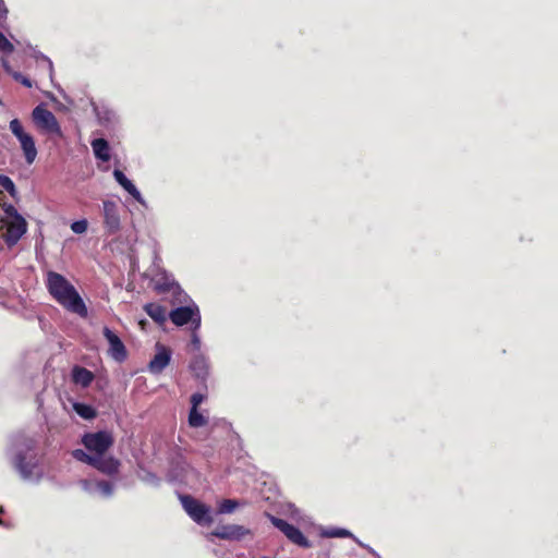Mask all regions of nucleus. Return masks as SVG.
I'll use <instances>...</instances> for the list:
<instances>
[{"label":"nucleus","mask_w":558,"mask_h":558,"mask_svg":"<svg viewBox=\"0 0 558 558\" xmlns=\"http://www.w3.org/2000/svg\"><path fill=\"white\" fill-rule=\"evenodd\" d=\"M46 287L50 295L65 310L81 317L88 315L87 307L75 287L62 275L48 271Z\"/></svg>","instance_id":"nucleus-1"},{"label":"nucleus","mask_w":558,"mask_h":558,"mask_svg":"<svg viewBox=\"0 0 558 558\" xmlns=\"http://www.w3.org/2000/svg\"><path fill=\"white\" fill-rule=\"evenodd\" d=\"M4 217L0 220V228L5 229L3 234L4 241L9 246H13L26 232V221L17 213L12 205H5L3 207Z\"/></svg>","instance_id":"nucleus-2"},{"label":"nucleus","mask_w":558,"mask_h":558,"mask_svg":"<svg viewBox=\"0 0 558 558\" xmlns=\"http://www.w3.org/2000/svg\"><path fill=\"white\" fill-rule=\"evenodd\" d=\"M10 130L19 140L26 162L32 165L37 157V149L33 136L24 130L22 123L17 119H13L10 122Z\"/></svg>","instance_id":"nucleus-3"},{"label":"nucleus","mask_w":558,"mask_h":558,"mask_svg":"<svg viewBox=\"0 0 558 558\" xmlns=\"http://www.w3.org/2000/svg\"><path fill=\"white\" fill-rule=\"evenodd\" d=\"M32 117L34 123L45 133L53 134L58 137L63 136L61 128L53 113L41 105L37 106L33 110Z\"/></svg>","instance_id":"nucleus-4"},{"label":"nucleus","mask_w":558,"mask_h":558,"mask_svg":"<svg viewBox=\"0 0 558 558\" xmlns=\"http://www.w3.org/2000/svg\"><path fill=\"white\" fill-rule=\"evenodd\" d=\"M82 442L87 450L102 456L113 445V437L106 430L88 433L83 436Z\"/></svg>","instance_id":"nucleus-5"},{"label":"nucleus","mask_w":558,"mask_h":558,"mask_svg":"<svg viewBox=\"0 0 558 558\" xmlns=\"http://www.w3.org/2000/svg\"><path fill=\"white\" fill-rule=\"evenodd\" d=\"M181 502L187 514L198 524L211 523L210 510L207 506L191 496H182Z\"/></svg>","instance_id":"nucleus-6"},{"label":"nucleus","mask_w":558,"mask_h":558,"mask_svg":"<svg viewBox=\"0 0 558 558\" xmlns=\"http://www.w3.org/2000/svg\"><path fill=\"white\" fill-rule=\"evenodd\" d=\"M169 316L172 323L177 326H183L189 322H192L194 328L197 329L201 325V315L196 305L178 307L173 310Z\"/></svg>","instance_id":"nucleus-7"},{"label":"nucleus","mask_w":558,"mask_h":558,"mask_svg":"<svg viewBox=\"0 0 558 558\" xmlns=\"http://www.w3.org/2000/svg\"><path fill=\"white\" fill-rule=\"evenodd\" d=\"M270 520L292 543L301 547H310V542L298 527L276 517H270Z\"/></svg>","instance_id":"nucleus-8"},{"label":"nucleus","mask_w":558,"mask_h":558,"mask_svg":"<svg viewBox=\"0 0 558 558\" xmlns=\"http://www.w3.org/2000/svg\"><path fill=\"white\" fill-rule=\"evenodd\" d=\"M104 223L110 233H116L120 228L118 206L112 201L102 203Z\"/></svg>","instance_id":"nucleus-9"},{"label":"nucleus","mask_w":558,"mask_h":558,"mask_svg":"<svg viewBox=\"0 0 558 558\" xmlns=\"http://www.w3.org/2000/svg\"><path fill=\"white\" fill-rule=\"evenodd\" d=\"M104 336L109 343V354L118 362L126 359V349L121 339L108 327L104 328Z\"/></svg>","instance_id":"nucleus-10"},{"label":"nucleus","mask_w":558,"mask_h":558,"mask_svg":"<svg viewBox=\"0 0 558 558\" xmlns=\"http://www.w3.org/2000/svg\"><path fill=\"white\" fill-rule=\"evenodd\" d=\"M170 350L163 345H157V352L148 365L150 373L160 374L170 363Z\"/></svg>","instance_id":"nucleus-11"},{"label":"nucleus","mask_w":558,"mask_h":558,"mask_svg":"<svg viewBox=\"0 0 558 558\" xmlns=\"http://www.w3.org/2000/svg\"><path fill=\"white\" fill-rule=\"evenodd\" d=\"M119 461L112 457H104L102 456H96V460L94 462V468H96L98 471L112 475L116 474L119 470Z\"/></svg>","instance_id":"nucleus-12"},{"label":"nucleus","mask_w":558,"mask_h":558,"mask_svg":"<svg viewBox=\"0 0 558 558\" xmlns=\"http://www.w3.org/2000/svg\"><path fill=\"white\" fill-rule=\"evenodd\" d=\"M71 376L73 383L83 388L88 387L95 378L94 374L89 369L78 365H75L72 368Z\"/></svg>","instance_id":"nucleus-13"},{"label":"nucleus","mask_w":558,"mask_h":558,"mask_svg":"<svg viewBox=\"0 0 558 558\" xmlns=\"http://www.w3.org/2000/svg\"><path fill=\"white\" fill-rule=\"evenodd\" d=\"M245 532L241 525H225L213 532V535L222 539H240Z\"/></svg>","instance_id":"nucleus-14"},{"label":"nucleus","mask_w":558,"mask_h":558,"mask_svg":"<svg viewBox=\"0 0 558 558\" xmlns=\"http://www.w3.org/2000/svg\"><path fill=\"white\" fill-rule=\"evenodd\" d=\"M113 177L117 180V182L128 193H130L138 203L144 204V199L140 193V191L136 189V186L125 177V174L121 171L116 169L113 171Z\"/></svg>","instance_id":"nucleus-15"},{"label":"nucleus","mask_w":558,"mask_h":558,"mask_svg":"<svg viewBox=\"0 0 558 558\" xmlns=\"http://www.w3.org/2000/svg\"><path fill=\"white\" fill-rule=\"evenodd\" d=\"M190 367L192 372L195 374V376L198 378H204L208 373L207 360L202 354L194 355Z\"/></svg>","instance_id":"nucleus-16"},{"label":"nucleus","mask_w":558,"mask_h":558,"mask_svg":"<svg viewBox=\"0 0 558 558\" xmlns=\"http://www.w3.org/2000/svg\"><path fill=\"white\" fill-rule=\"evenodd\" d=\"M144 310L156 323L162 324L166 322L167 312L163 306L157 303H148L144 306Z\"/></svg>","instance_id":"nucleus-17"},{"label":"nucleus","mask_w":558,"mask_h":558,"mask_svg":"<svg viewBox=\"0 0 558 558\" xmlns=\"http://www.w3.org/2000/svg\"><path fill=\"white\" fill-rule=\"evenodd\" d=\"M92 147H93L96 158H98L102 161H109V159H110L109 145L106 140H104V138L94 140L92 142Z\"/></svg>","instance_id":"nucleus-18"},{"label":"nucleus","mask_w":558,"mask_h":558,"mask_svg":"<svg viewBox=\"0 0 558 558\" xmlns=\"http://www.w3.org/2000/svg\"><path fill=\"white\" fill-rule=\"evenodd\" d=\"M73 410L83 418L92 420L96 417V411L88 404L74 402Z\"/></svg>","instance_id":"nucleus-19"},{"label":"nucleus","mask_w":558,"mask_h":558,"mask_svg":"<svg viewBox=\"0 0 558 558\" xmlns=\"http://www.w3.org/2000/svg\"><path fill=\"white\" fill-rule=\"evenodd\" d=\"M189 423L192 427H201L206 424V418L197 411V409H191Z\"/></svg>","instance_id":"nucleus-20"},{"label":"nucleus","mask_w":558,"mask_h":558,"mask_svg":"<svg viewBox=\"0 0 558 558\" xmlns=\"http://www.w3.org/2000/svg\"><path fill=\"white\" fill-rule=\"evenodd\" d=\"M72 456L78 460V461H82V462H85L89 465H94V462L96 460V454L95 456H92V454H88L86 453L85 451H83L82 449H76L72 452Z\"/></svg>","instance_id":"nucleus-21"},{"label":"nucleus","mask_w":558,"mask_h":558,"mask_svg":"<svg viewBox=\"0 0 558 558\" xmlns=\"http://www.w3.org/2000/svg\"><path fill=\"white\" fill-rule=\"evenodd\" d=\"M0 186L9 192L11 196H15L16 189L13 181L9 177L0 174Z\"/></svg>","instance_id":"nucleus-22"},{"label":"nucleus","mask_w":558,"mask_h":558,"mask_svg":"<svg viewBox=\"0 0 558 558\" xmlns=\"http://www.w3.org/2000/svg\"><path fill=\"white\" fill-rule=\"evenodd\" d=\"M238 501L233 499H225L219 504V512L220 513H231L238 507Z\"/></svg>","instance_id":"nucleus-23"},{"label":"nucleus","mask_w":558,"mask_h":558,"mask_svg":"<svg viewBox=\"0 0 558 558\" xmlns=\"http://www.w3.org/2000/svg\"><path fill=\"white\" fill-rule=\"evenodd\" d=\"M88 222L86 219H81L72 222L71 230L76 234H83L87 231Z\"/></svg>","instance_id":"nucleus-24"},{"label":"nucleus","mask_w":558,"mask_h":558,"mask_svg":"<svg viewBox=\"0 0 558 558\" xmlns=\"http://www.w3.org/2000/svg\"><path fill=\"white\" fill-rule=\"evenodd\" d=\"M96 489L104 496H111L113 492V487L109 482H97L95 484Z\"/></svg>","instance_id":"nucleus-25"},{"label":"nucleus","mask_w":558,"mask_h":558,"mask_svg":"<svg viewBox=\"0 0 558 558\" xmlns=\"http://www.w3.org/2000/svg\"><path fill=\"white\" fill-rule=\"evenodd\" d=\"M0 50L7 53H11L14 50L11 41L0 32Z\"/></svg>","instance_id":"nucleus-26"},{"label":"nucleus","mask_w":558,"mask_h":558,"mask_svg":"<svg viewBox=\"0 0 558 558\" xmlns=\"http://www.w3.org/2000/svg\"><path fill=\"white\" fill-rule=\"evenodd\" d=\"M191 347H192L193 352H196L198 354V352L201 350V339L195 332H193V335H192Z\"/></svg>","instance_id":"nucleus-27"},{"label":"nucleus","mask_w":558,"mask_h":558,"mask_svg":"<svg viewBox=\"0 0 558 558\" xmlns=\"http://www.w3.org/2000/svg\"><path fill=\"white\" fill-rule=\"evenodd\" d=\"M204 399H205V396L202 393L192 395V397H191L192 409H197V407L204 401Z\"/></svg>","instance_id":"nucleus-28"},{"label":"nucleus","mask_w":558,"mask_h":558,"mask_svg":"<svg viewBox=\"0 0 558 558\" xmlns=\"http://www.w3.org/2000/svg\"><path fill=\"white\" fill-rule=\"evenodd\" d=\"M12 76L14 77V80L21 82L24 86L32 87V82L27 77L23 76L21 73L13 72Z\"/></svg>","instance_id":"nucleus-29"},{"label":"nucleus","mask_w":558,"mask_h":558,"mask_svg":"<svg viewBox=\"0 0 558 558\" xmlns=\"http://www.w3.org/2000/svg\"><path fill=\"white\" fill-rule=\"evenodd\" d=\"M326 535L331 536V537L344 536V535H348V532L345 530H333V531L326 533Z\"/></svg>","instance_id":"nucleus-30"},{"label":"nucleus","mask_w":558,"mask_h":558,"mask_svg":"<svg viewBox=\"0 0 558 558\" xmlns=\"http://www.w3.org/2000/svg\"><path fill=\"white\" fill-rule=\"evenodd\" d=\"M2 65H3L4 70H5V72L12 75V73L14 71L11 69L10 63H9V61L7 59H2Z\"/></svg>","instance_id":"nucleus-31"},{"label":"nucleus","mask_w":558,"mask_h":558,"mask_svg":"<svg viewBox=\"0 0 558 558\" xmlns=\"http://www.w3.org/2000/svg\"><path fill=\"white\" fill-rule=\"evenodd\" d=\"M43 60L47 62L49 71H50V74H51L52 73V62L48 58H46L44 56H43Z\"/></svg>","instance_id":"nucleus-32"},{"label":"nucleus","mask_w":558,"mask_h":558,"mask_svg":"<svg viewBox=\"0 0 558 558\" xmlns=\"http://www.w3.org/2000/svg\"><path fill=\"white\" fill-rule=\"evenodd\" d=\"M84 485H85V488H86V489H88V490H90V492H92V489H93V488L90 487V483L85 482V483H84Z\"/></svg>","instance_id":"nucleus-33"},{"label":"nucleus","mask_w":558,"mask_h":558,"mask_svg":"<svg viewBox=\"0 0 558 558\" xmlns=\"http://www.w3.org/2000/svg\"><path fill=\"white\" fill-rule=\"evenodd\" d=\"M2 512H3V508L0 506V513H2Z\"/></svg>","instance_id":"nucleus-34"}]
</instances>
